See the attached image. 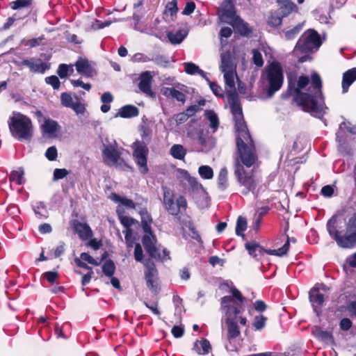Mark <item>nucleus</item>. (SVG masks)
<instances>
[{"instance_id": "a211bd4d", "label": "nucleus", "mask_w": 356, "mask_h": 356, "mask_svg": "<svg viewBox=\"0 0 356 356\" xmlns=\"http://www.w3.org/2000/svg\"><path fill=\"white\" fill-rule=\"evenodd\" d=\"M309 300L312 305L314 312L317 315H319L320 307L325 300L324 296L320 293L316 289H314L309 292Z\"/></svg>"}, {"instance_id": "cd10ccee", "label": "nucleus", "mask_w": 356, "mask_h": 356, "mask_svg": "<svg viewBox=\"0 0 356 356\" xmlns=\"http://www.w3.org/2000/svg\"><path fill=\"white\" fill-rule=\"evenodd\" d=\"M230 25L236 29L241 35H248L250 32L248 24L238 17L235 19Z\"/></svg>"}, {"instance_id": "0e129e2a", "label": "nucleus", "mask_w": 356, "mask_h": 356, "mask_svg": "<svg viewBox=\"0 0 356 356\" xmlns=\"http://www.w3.org/2000/svg\"><path fill=\"white\" fill-rule=\"evenodd\" d=\"M80 257H81L80 259L88 261L90 264H92L95 266H98L99 264V263L97 261H96L89 254H88L86 252L81 253Z\"/></svg>"}, {"instance_id": "603ef678", "label": "nucleus", "mask_w": 356, "mask_h": 356, "mask_svg": "<svg viewBox=\"0 0 356 356\" xmlns=\"http://www.w3.org/2000/svg\"><path fill=\"white\" fill-rule=\"evenodd\" d=\"M74 111V112L79 115V114H83L85 112V106L83 104L80 102V101L78 99V98L76 97L75 103L72 104V106L70 107Z\"/></svg>"}, {"instance_id": "20e7f679", "label": "nucleus", "mask_w": 356, "mask_h": 356, "mask_svg": "<svg viewBox=\"0 0 356 356\" xmlns=\"http://www.w3.org/2000/svg\"><path fill=\"white\" fill-rule=\"evenodd\" d=\"M327 228L330 235L339 246L350 248L356 245V214L349 219L346 233L343 236L337 230V220L335 217L328 220Z\"/></svg>"}, {"instance_id": "6ab92c4d", "label": "nucleus", "mask_w": 356, "mask_h": 356, "mask_svg": "<svg viewBox=\"0 0 356 356\" xmlns=\"http://www.w3.org/2000/svg\"><path fill=\"white\" fill-rule=\"evenodd\" d=\"M20 65H26L29 67L30 70L34 72H39L43 74L48 68L47 65L38 59L35 61L33 60H24Z\"/></svg>"}, {"instance_id": "f257e3e1", "label": "nucleus", "mask_w": 356, "mask_h": 356, "mask_svg": "<svg viewBox=\"0 0 356 356\" xmlns=\"http://www.w3.org/2000/svg\"><path fill=\"white\" fill-rule=\"evenodd\" d=\"M220 58V70L223 73L225 85L227 88V101L235 122L236 132L238 157L235 162L234 172L238 182L243 188L241 193L243 195H247L249 192L254 193L257 184L252 173L245 171L241 162L248 168L251 167L255 163L257 159L255 147L243 120L242 108L236 92L235 80L238 79L236 65L229 52L221 54Z\"/></svg>"}, {"instance_id": "58836bf2", "label": "nucleus", "mask_w": 356, "mask_h": 356, "mask_svg": "<svg viewBox=\"0 0 356 356\" xmlns=\"http://www.w3.org/2000/svg\"><path fill=\"white\" fill-rule=\"evenodd\" d=\"M113 200L117 202H120L121 207L123 209V207H125L128 209H134L135 204L134 202L129 199L122 198L116 194L113 195Z\"/></svg>"}, {"instance_id": "473e14b6", "label": "nucleus", "mask_w": 356, "mask_h": 356, "mask_svg": "<svg viewBox=\"0 0 356 356\" xmlns=\"http://www.w3.org/2000/svg\"><path fill=\"white\" fill-rule=\"evenodd\" d=\"M184 65L185 67V72L187 74H195L197 73L207 80L204 72L200 69L195 64L193 63H185Z\"/></svg>"}, {"instance_id": "5fc2aeb1", "label": "nucleus", "mask_w": 356, "mask_h": 356, "mask_svg": "<svg viewBox=\"0 0 356 356\" xmlns=\"http://www.w3.org/2000/svg\"><path fill=\"white\" fill-rule=\"evenodd\" d=\"M45 156L49 161L56 160L58 156L56 147L55 146L49 147L46 151Z\"/></svg>"}, {"instance_id": "5701e85b", "label": "nucleus", "mask_w": 356, "mask_h": 356, "mask_svg": "<svg viewBox=\"0 0 356 356\" xmlns=\"http://www.w3.org/2000/svg\"><path fill=\"white\" fill-rule=\"evenodd\" d=\"M188 30L183 29L175 32H169L168 33V38L172 44H179L188 35Z\"/></svg>"}, {"instance_id": "338daca9", "label": "nucleus", "mask_w": 356, "mask_h": 356, "mask_svg": "<svg viewBox=\"0 0 356 356\" xmlns=\"http://www.w3.org/2000/svg\"><path fill=\"white\" fill-rule=\"evenodd\" d=\"M176 207L178 209V213L181 209H186L187 206V202L184 196H179L175 203Z\"/></svg>"}, {"instance_id": "c9c22d12", "label": "nucleus", "mask_w": 356, "mask_h": 356, "mask_svg": "<svg viewBox=\"0 0 356 356\" xmlns=\"http://www.w3.org/2000/svg\"><path fill=\"white\" fill-rule=\"evenodd\" d=\"M24 172L22 168H19L17 170L12 172L10 176V181L11 182H15L18 185H21L24 183Z\"/></svg>"}, {"instance_id": "c85d7f7f", "label": "nucleus", "mask_w": 356, "mask_h": 356, "mask_svg": "<svg viewBox=\"0 0 356 356\" xmlns=\"http://www.w3.org/2000/svg\"><path fill=\"white\" fill-rule=\"evenodd\" d=\"M204 115L209 122V127L212 129V132H215L219 125V120L217 114L211 110H207L204 113Z\"/></svg>"}, {"instance_id": "f704fd0d", "label": "nucleus", "mask_w": 356, "mask_h": 356, "mask_svg": "<svg viewBox=\"0 0 356 356\" xmlns=\"http://www.w3.org/2000/svg\"><path fill=\"white\" fill-rule=\"evenodd\" d=\"M291 241H292L293 243H295L296 239L293 238H289L288 237L287 241H286V243L284 244V245L282 248H280L277 250H269V251L268 252L269 253V254H272V255L283 256L287 253V252L289 250V243Z\"/></svg>"}, {"instance_id": "a19ab883", "label": "nucleus", "mask_w": 356, "mask_h": 356, "mask_svg": "<svg viewBox=\"0 0 356 356\" xmlns=\"http://www.w3.org/2000/svg\"><path fill=\"white\" fill-rule=\"evenodd\" d=\"M143 229L144 232L151 230L152 219L147 212L145 210L140 211Z\"/></svg>"}, {"instance_id": "393cba45", "label": "nucleus", "mask_w": 356, "mask_h": 356, "mask_svg": "<svg viewBox=\"0 0 356 356\" xmlns=\"http://www.w3.org/2000/svg\"><path fill=\"white\" fill-rule=\"evenodd\" d=\"M74 229L79 237L83 240L90 238L92 234L90 227L85 223L76 222L74 225Z\"/></svg>"}, {"instance_id": "f03ea898", "label": "nucleus", "mask_w": 356, "mask_h": 356, "mask_svg": "<svg viewBox=\"0 0 356 356\" xmlns=\"http://www.w3.org/2000/svg\"><path fill=\"white\" fill-rule=\"evenodd\" d=\"M312 86L308 89L309 92H303L302 90L308 86L309 79L307 76H300L298 78L297 87L294 89L296 92L294 100L302 107L304 111L321 118L327 109L322 96L321 79L316 72H314L312 74Z\"/></svg>"}, {"instance_id": "c756f323", "label": "nucleus", "mask_w": 356, "mask_h": 356, "mask_svg": "<svg viewBox=\"0 0 356 356\" xmlns=\"http://www.w3.org/2000/svg\"><path fill=\"white\" fill-rule=\"evenodd\" d=\"M195 350L200 355L208 354L211 348L210 343L208 340L204 339L201 341H196L194 346Z\"/></svg>"}, {"instance_id": "2f4dec72", "label": "nucleus", "mask_w": 356, "mask_h": 356, "mask_svg": "<svg viewBox=\"0 0 356 356\" xmlns=\"http://www.w3.org/2000/svg\"><path fill=\"white\" fill-rule=\"evenodd\" d=\"M179 175L180 177L183 179L182 181H184V180L186 181L193 189H197V188L200 186L197 179L191 177L187 171L181 170L179 171Z\"/></svg>"}, {"instance_id": "09e8293b", "label": "nucleus", "mask_w": 356, "mask_h": 356, "mask_svg": "<svg viewBox=\"0 0 356 356\" xmlns=\"http://www.w3.org/2000/svg\"><path fill=\"white\" fill-rule=\"evenodd\" d=\"M31 0H17L13 1L10 5L13 10L20 9L22 8L28 7L31 5Z\"/></svg>"}, {"instance_id": "774afa93", "label": "nucleus", "mask_w": 356, "mask_h": 356, "mask_svg": "<svg viewBox=\"0 0 356 356\" xmlns=\"http://www.w3.org/2000/svg\"><path fill=\"white\" fill-rule=\"evenodd\" d=\"M339 325L342 330L347 331L352 327V321L348 318H344L341 319Z\"/></svg>"}, {"instance_id": "79ce46f5", "label": "nucleus", "mask_w": 356, "mask_h": 356, "mask_svg": "<svg viewBox=\"0 0 356 356\" xmlns=\"http://www.w3.org/2000/svg\"><path fill=\"white\" fill-rule=\"evenodd\" d=\"M247 228V220L245 218L242 216H239L237 219L236 227V234L238 236H241L244 237L243 232Z\"/></svg>"}, {"instance_id": "9b49d317", "label": "nucleus", "mask_w": 356, "mask_h": 356, "mask_svg": "<svg viewBox=\"0 0 356 356\" xmlns=\"http://www.w3.org/2000/svg\"><path fill=\"white\" fill-rule=\"evenodd\" d=\"M218 15L222 22L229 24L238 17L232 0H224L218 8Z\"/></svg>"}, {"instance_id": "3c124183", "label": "nucleus", "mask_w": 356, "mask_h": 356, "mask_svg": "<svg viewBox=\"0 0 356 356\" xmlns=\"http://www.w3.org/2000/svg\"><path fill=\"white\" fill-rule=\"evenodd\" d=\"M125 234V241L127 248H131L134 243V238L133 237V232L131 229H125L123 231Z\"/></svg>"}, {"instance_id": "0eeeda50", "label": "nucleus", "mask_w": 356, "mask_h": 356, "mask_svg": "<svg viewBox=\"0 0 356 356\" xmlns=\"http://www.w3.org/2000/svg\"><path fill=\"white\" fill-rule=\"evenodd\" d=\"M321 45V41L318 33L314 30L305 32L298 40L295 51L301 52H310L317 50Z\"/></svg>"}, {"instance_id": "6e6d98bb", "label": "nucleus", "mask_w": 356, "mask_h": 356, "mask_svg": "<svg viewBox=\"0 0 356 356\" xmlns=\"http://www.w3.org/2000/svg\"><path fill=\"white\" fill-rule=\"evenodd\" d=\"M302 28V26L301 24H298V26H296L293 29H291L289 31H287L285 33L286 38L288 39V40L293 39L300 31Z\"/></svg>"}, {"instance_id": "72a5a7b5", "label": "nucleus", "mask_w": 356, "mask_h": 356, "mask_svg": "<svg viewBox=\"0 0 356 356\" xmlns=\"http://www.w3.org/2000/svg\"><path fill=\"white\" fill-rule=\"evenodd\" d=\"M261 51H263L266 55L267 54V49L264 47H262L259 49H253L252 50V60L254 64H255L257 67H261L264 65V60L262 58Z\"/></svg>"}, {"instance_id": "f8f14e48", "label": "nucleus", "mask_w": 356, "mask_h": 356, "mask_svg": "<svg viewBox=\"0 0 356 356\" xmlns=\"http://www.w3.org/2000/svg\"><path fill=\"white\" fill-rule=\"evenodd\" d=\"M77 72L86 77H92L96 74L95 63L85 58H79L75 63Z\"/></svg>"}, {"instance_id": "052dcab7", "label": "nucleus", "mask_w": 356, "mask_h": 356, "mask_svg": "<svg viewBox=\"0 0 356 356\" xmlns=\"http://www.w3.org/2000/svg\"><path fill=\"white\" fill-rule=\"evenodd\" d=\"M209 86L211 90L216 96L222 97L223 91L220 86L214 82H209Z\"/></svg>"}, {"instance_id": "bb28decb", "label": "nucleus", "mask_w": 356, "mask_h": 356, "mask_svg": "<svg viewBox=\"0 0 356 356\" xmlns=\"http://www.w3.org/2000/svg\"><path fill=\"white\" fill-rule=\"evenodd\" d=\"M312 334L318 338V339L323 341H332V335L330 332L327 331H325L321 330L319 327H314L312 328Z\"/></svg>"}, {"instance_id": "39448f33", "label": "nucleus", "mask_w": 356, "mask_h": 356, "mask_svg": "<svg viewBox=\"0 0 356 356\" xmlns=\"http://www.w3.org/2000/svg\"><path fill=\"white\" fill-rule=\"evenodd\" d=\"M261 78L266 97L270 98L283 84L284 75L281 65L276 61L270 63L266 67Z\"/></svg>"}, {"instance_id": "49530a36", "label": "nucleus", "mask_w": 356, "mask_h": 356, "mask_svg": "<svg viewBox=\"0 0 356 356\" xmlns=\"http://www.w3.org/2000/svg\"><path fill=\"white\" fill-rule=\"evenodd\" d=\"M60 100L62 105L67 108H70L75 103L72 95L67 92L61 94Z\"/></svg>"}, {"instance_id": "4c0bfd02", "label": "nucleus", "mask_w": 356, "mask_h": 356, "mask_svg": "<svg viewBox=\"0 0 356 356\" xmlns=\"http://www.w3.org/2000/svg\"><path fill=\"white\" fill-rule=\"evenodd\" d=\"M343 129H347L350 134H356V126L351 124L350 122H343L339 126V130L337 133V139L341 142V138L342 137L341 131Z\"/></svg>"}, {"instance_id": "c03bdc74", "label": "nucleus", "mask_w": 356, "mask_h": 356, "mask_svg": "<svg viewBox=\"0 0 356 356\" xmlns=\"http://www.w3.org/2000/svg\"><path fill=\"white\" fill-rule=\"evenodd\" d=\"M200 175L207 179H210L213 177V171L209 165H202L198 170Z\"/></svg>"}, {"instance_id": "8fccbe9b", "label": "nucleus", "mask_w": 356, "mask_h": 356, "mask_svg": "<svg viewBox=\"0 0 356 356\" xmlns=\"http://www.w3.org/2000/svg\"><path fill=\"white\" fill-rule=\"evenodd\" d=\"M69 174L68 170L65 168H56L54 171L53 180L57 181L65 178Z\"/></svg>"}, {"instance_id": "b1692460", "label": "nucleus", "mask_w": 356, "mask_h": 356, "mask_svg": "<svg viewBox=\"0 0 356 356\" xmlns=\"http://www.w3.org/2000/svg\"><path fill=\"white\" fill-rule=\"evenodd\" d=\"M138 115V109L137 107L132 105H126L120 108L117 116L123 118H130L136 117Z\"/></svg>"}, {"instance_id": "680f3d73", "label": "nucleus", "mask_w": 356, "mask_h": 356, "mask_svg": "<svg viewBox=\"0 0 356 356\" xmlns=\"http://www.w3.org/2000/svg\"><path fill=\"white\" fill-rule=\"evenodd\" d=\"M111 21H110V20H106L104 22H101L99 20H96L94 23H92V29H93L94 30L103 29V28L108 26L109 25H111Z\"/></svg>"}, {"instance_id": "7c9ffc66", "label": "nucleus", "mask_w": 356, "mask_h": 356, "mask_svg": "<svg viewBox=\"0 0 356 356\" xmlns=\"http://www.w3.org/2000/svg\"><path fill=\"white\" fill-rule=\"evenodd\" d=\"M170 152L174 158L179 160L183 159L186 154V149L181 145H172Z\"/></svg>"}, {"instance_id": "37998d69", "label": "nucleus", "mask_w": 356, "mask_h": 356, "mask_svg": "<svg viewBox=\"0 0 356 356\" xmlns=\"http://www.w3.org/2000/svg\"><path fill=\"white\" fill-rule=\"evenodd\" d=\"M267 318L263 315L255 316L252 325L255 330H262L266 323Z\"/></svg>"}, {"instance_id": "4468645a", "label": "nucleus", "mask_w": 356, "mask_h": 356, "mask_svg": "<svg viewBox=\"0 0 356 356\" xmlns=\"http://www.w3.org/2000/svg\"><path fill=\"white\" fill-rule=\"evenodd\" d=\"M60 126L58 123L51 119L47 118L41 124V130L44 136L47 138H56L60 131Z\"/></svg>"}, {"instance_id": "de8ad7c7", "label": "nucleus", "mask_w": 356, "mask_h": 356, "mask_svg": "<svg viewBox=\"0 0 356 356\" xmlns=\"http://www.w3.org/2000/svg\"><path fill=\"white\" fill-rule=\"evenodd\" d=\"M282 18L283 17L277 12L270 15L268 18V23L272 26H278L281 24Z\"/></svg>"}, {"instance_id": "2eb2a0df", "label": "nucleus", "mask_w": 356, "mask_h": 356, "mask_svg": "<svg viewBox=\"0 0 356 356\" xmlns=\"http://www.w3.org/2000/svg\"><path fill=\"white\" fill-rule=\"evenodd\" d=\"M162 189L163 191V204L165 205V209L171 215H177L178 209L176 207L175 203L174 202L175 195L173 191L166 186H163Z\"/></svg>"}, {"instance_id": "a878e982", "label": "nucleus", "mask_w": 356, "mask_h": 356, "mask_svg": "<svg viewBox=\"0 0 356 356\" xmlns=\"http://www.w3.org/2000/svg\"><path fill=\"white\" fill-rule=\"evenodd\" d=\"M117 213L119 216L120 222L126 228V229H131L130 227L136 221L132 218L124 216V209L121 207V206L118 207Z\"/></svg>"}, {"instance_id": "6e6552de", "label": "nucleus", "mask_w": 356, "mask_h": 356, "mask_svg": "<svg viewBox=\"0 0 356 356\" xmlns=\"http://www.w3.org/2000/svg\"><path fill=\"white\" fill-rule=\"evenodd\" d=\"M102 158L104 162L111 166H122L123 161L120 157L121 153L118 149L115 140L109 141L107 138L103 142Z\"/></svg>"}, {"instance_id": "69168bd1", "label": "nucleus", "mask_w": 356, "mask_h": 356, "mask_svg": "<svg viewBox=\"0 0 356 356\" xmlns=\"http://www.w3.org/2000/svg\"><path fill=\"white\" fill-rule=\"evenodd\" d=\"M70 81L74 87H81L86 90H90L91 88L90 83H84L81 80H71Z\"/></svg>"}, {"instance_id": "9d476101", "label": "nucleus", "mask_w": 356, "mask_h": 356, "mask_svg": "<svg viewBox=\"0 0 356 356\" xmlns=\"http://www.w3.org/2000/svg\"><path fill=\"white\" fill-rule=\"evenodd\" d=\"M134 150L133 156L135 162L140 168L142 173H146L148 171L147 166V156L148 154V148L145 141L136 140L132 145Z\"/></svg>"}, {"instance_id": "ea45409f", "label": "nucleus", "mask_w": 356, "mask_h": 356, "mask_svg": "<svg viewBox=\"0 0 356 356\" xmlns=\"http://www.w3.org/2000/svg\"><path fill=\"white\" fill-rule=\"evenodd\" d=\"M206 101L204 99H201L197 102V104L190 106L186 111L187 112V115L190 117L193 116L196 113L202 109Z\"/></svg>"}, {"instance_id": "ddd939ff", "label": "nucleus", "mask_w": 356, "mask_h": 356, "mask_svg": "<svg viewBox=\"0 0 356 356\" xmlns=\"http://www.w3.org/2000/svg\"><path fill=\"white\" fill-rule=\"evenodd\" d=\"M153 76L151 72L145 71L140 75L138 88L143 93L149 97H154V93L152 90V83Z\"/></svg>"}, {"instance_id": "aec40b11", "label": "nucleus", "mask_w": 356, "mask_h": 356, "mask_svg": "<svg viewBox=\"0 0 356 356\" xmlns=\"http://www.w3.org/2000/svg\"><path fill=\"white\" fill-rule=\"evenodd\" d=\"M146 271H145V279L147 286L152 291L154 290V283L156 280L157 270L155 266L152 263L145 264Z\"/></svg>"}, {"instance_id": "1a4fd4ad", "label": "nucleus", "mask_w": 356, "mask_h": 356, "mask_svg": "<svg viewBox=\"0 0 356 356\" xmlns=\"http://www.w3.org/2000/svg\"><path fill=\"white\" fill-rule=\"evenodd\" d=\"M143 244L147 252L151 257L156 259H164L168 257L169 252L165 249L161 248L156 245V238L152 234V230L144 232Z\"/></svg>"}, {"instance_id": "4d7b16f0", "label": "nucleus", "mask_w": 356, "mask_h": 356, "mask_svg": "<svg viewBox=\"0 0 356 356\" xmlns=\"http://www.w3.org/2000/svg\"><path fill=\"white\" fill-rule=\"evenodd\" d=\"M45 81L47 84L51 85L54 89H58L60 87V81L56 76H51L46 77Z\"/></svg>"}, {"instance_id": "13d9d810", "label": "nucleus", "mask_w": 356, "mask_h": 356, "mask_svg": "<svg viewBox=\"0 0 356 356\" xmlns=\"http://www.w3.org/2000/svg\"><path fill=\"white\" fill-rule=\"evenodd\" d=\"M134 258L137 261H142L143 258V252L142 248L139 243H136L134 249Z\"/></svg>"}, {"instance_id": "7ed1b4c3", "label": "nucleus", "mask_w": 356, "mask_h": 356, "mask_svg": "<svg viewBox=\"0 0 356 356\" xmlns=\"http://www.w3.org/2000/svg\"><path fill=\"white\" fill-rule=\"evenodd\" d=\"M231 295L225 296L220 300V308L225 314V322L227 325L228 339L236 338L240 334V330L237 325V315L244 311V297L236 288L231 289Z\"/></svg>"}, {"instance_id": "a18cd8bd", "label": "nucleus", "mask_w": 356, "mask_h": 356, "mask_svg": "<svg viewBox=\"0 0 356 356\" xmlns=\"http://www.w3.org/2000/svg\"><path fill=\"white\" fill-rule=\"evenodd\" d=\"M115 266L111 260L106 261L102 266L103 273L108 277H112L115 273Z\"/></svg>"}, {"instance_id": "423d86ee", "label": "nucleus", "mask_w": 356, "mask_h": 356, "mask_svg": "<svg viewBox=\"0 0 356 356\" xmlns=\"http://www.w3.org/2000/svg\"><path fill=\"white\" fill-rule=\"evenodd\" d=\"M8 125L12 136L19 140L32 138L33 124L28 117L19 113H14L8 121Z\"/></svg>"}, {"instance_id": "4be33fe9", "label": "nucleus", "mask_w": 356, "mask_h": 356, "mask_svg": "<svg viewBox=\"0 0 356 356\" xmlns=\"http://www.w3.org/2000/svg\"><path fill=\"white\" fill-rule=\"evenodd\" d=\"M356 80V67L352 68L343 74L342 91L343 93L348 92L350 86Z\"/></svg>"}, {"instance_id": "dca6fc26", "label": "nucleus", "mask_w": 356, "mask_h": 356, "mask_svg": "<svg viewBox=\"0 0 356 356\" xmlns=\"http://www.w3.org/2000/svg\"><path fill=\"white\" fill-rule=\"evenodd\" d=\"M245 247L249 254L257 260L261 259L265 253L269 254L268 252L269 250H265L255 241L246 243Z\"/></svg>"}, {"instance_id": "e433bc0d", "label": "nucleus", "mask_w": 356, "mask_h": 356, "mask_svg": "<svg viewBox=\"0 0 356 356\" xmlns=\"http://www.w3.org/2000/svg\"><path fill=\"white\" fill-rule=\"evenodd\" d=\"M227 170L225 168H223L220 170L218 177V187L221 190H225L227 188Z\"/></svg>"}, {"instance_id": "f3484780", "label": "nucleus", "mask_w": 356, "mask_h": 356, "mask_svg": "<svg viewBox=\"0 0 356 356\" xmlns=\"http://www.w3.org/2000/svg\"><path fill=\"white\" fill-rule=\"evenodd\" d=\"M277 3L279 6L277 12L284 17L293 12L298 10L297 6L289 0H277Z\"/></svg>"}, {"instance_id": "412c9836", "label": "nucleus", "mask_w": 356, "mask_h": 356, "mask_svg": "<svg viewBox=\"0 0 356 356\" xmlns=\"http://www.w3.org/2000/svg\"><path fill=\"white\" fill-rule=\"evenodd\" d=\"M161 93L167 98H172L184 103L186 99L185 95L174 88L163 87Z\"/></svg>"}, {"instance_id": "bf43d9fd", "label": "nucleus", "mask_w": 356, "mask_h": 356, "mask_svg": "<svg viewBox=\"0 0 356 356\" xmlns=\"http://www.w3.org/2000/svg\"><path fill=\"white\" fill-rule=\"evenodd\" d=\"M69 72V66L65 64H61L59 65L57 73L60 76V78L67 77Z\"/></svg>"}, {"instance_id": "864d4df0", "label": "nucleus", "mask_w": 356, "mask_h": 356, "mask_svg": "<svg viewBox=\"0 0 356 356\" xmlns=\"http://www.w3.org/2000/svg\"><path fill=\"white\" fill-rule=\"evenodd\" d=\"M152 59L149 57L141 53H137L134 54L131 58V60L134 63H147L150 61Z\"/></svg>"}, {"instance_id": "e2e57ef3", "label": "nucleus", "mask_w": 356, "mask_h": 356, "mask_svg": "<svg viewBox=\"0 0 356 356\" xmlns=\"http://www.w3.org/2000/svg\"><path fill=\"white\" fill-rule=\"evenodd\" d=\"M177 11V6L176 1H172L171 2H169L166 5V8H165L166 13H170V15H173V14L175 13Z\"/></svg>"}]
</instances>
